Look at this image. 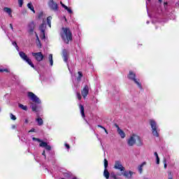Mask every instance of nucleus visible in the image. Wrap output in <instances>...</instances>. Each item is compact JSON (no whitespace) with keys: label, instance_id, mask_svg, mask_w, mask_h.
<instances>
[{"label":"nucleus","instance_id":"nucleus-14","mask_svg":"<svg viewBox=\"0 0 179 179\" xmlns=\"http://www.w3.org/2000/svg\"><path fill=\"white\" fill-rule=\"evenodd\" d=\"M39 146L41 148H45L46 149V150H51V147L50 145H48V144L46 143V142H41L40 144H39Z\"/></svg>","mask_w":179,"mask_h":179},{"label":"nucleus","instance_id":"nucleus-20","mask_svg":"<svg viewBox=\"0 0 179 179\" xmlns=\"http://www.w3.org/2000/svg\"><path fill=\"white\" fill-rule=\"evenodd\" d=\"M31 108L32 109V111H34L35 113H37V104L31 102Z\"/></svg>","mask_w":179,"mask_h":179},{"label":"nucleus","instance_id":"nucleus-1","mask_svg":"<svg viewBox=\"0 0 179 179\" xmlns=\"http://www.w3.org/2000/svg\"><path fill=\"white\" fill-rule=\"evenodd\" d=\"M60 35L66 44H69V41H72V32L69 28L62 27Z\"/></svg>","mask_w":179,"mask_h":179},{"label":"nucleus","instance_id":"nucleus-22","mask_svg":"<svg viewBox=\"0 0 179 179\" xmlns=\"http://www.w3.org/2000/svg\"><path fill=\"white\" fill-rule=\"evenodd\" d=\"M117 132H118L119 135H120L122 139H124V138H125V133L124 132V131H122V129H119L117 130Z\"/></svg>","mask_w":179,"mask_h":179},{"label":"nucleus","instance_id":"nucleus-10","mask_svg":"<svg viewBox=\"0 0 179 179\" xmlns=\"http://www.w3.org/2000/svg\"><path fill=\"white\" fill-rule=\"evenodd\" d=\"M31 54L33 57H34L35 59L38 61V62H41V61H43V59H44V55H43V53H41V52H32Z\"/></svg>","mask_w":179,"mask_h":179},{"label":"nucleus","instance_id":"nucleus-45","mask_svg":"<svg viewBox=\"0 0 179 179\" xmlns=\"http://www.w3.org/2000/svg\"><path fill=\"white\" fill-rule=\"evenodd\" d=\"M99 128H101L102 129H106V128L100 124H98Z\"/></svg>","mask_w":179,"mask_h":179},{"label":"nucleus","instance_id":"nucleus-46","mask_svg":"<svg viewBox=\"0 0 179 179\" xmlns=\"http://www.w3.org/2000/svg\"><path fill=\"white\" fill-rule=\"evenodd\" d=\"M115 128H117V131H118V129H120V126H118V124H115Z\"/></svg>","mask_w":179,"mask_h":179},{"label":"nucleus","instance_id":"nucleus-3","mask_svg":"<svg viewBox=\"0 0 179 179\" xmlns=\"http://www.w3.org/2000/svg\"><path fill=\"white\" fill-rule=\"evenodd\" d=\"M136 141L140 142L138 146H142V142H141V137L136 136V134H133L130 136V138H129V139L127 140V144L129 146H134V145L136 143Z\"/></svg>","mask_w":179,"mask_h":179},{"label":"nucleus","instance_id":"nucleus-8","mask_svg":"<svg viewBox=\"0 0 179 179\" xmlns=\"http://www.w3.org/2000/svg\"><path fill=\"white\" fill-rule=\"evenodd\" d=\"M113 169H115V170H119L121 173H122V171H125V167L122 166V162H121L120 160H116L115 162Z\"/></svg>","mask_w":179,"mask_h":179},{"label":"nucleus","instance_id":"nucleus-58","mask_svg":"<svg viewBox=\"0 0 179 179\" xmlns=\"http://www.w3.org/2000/svg\"><path fill=\"white\" fill-rule=\"evenodd\" d=\"M147 24H149V21H147Z\"/></svg>","mask_w":179,"mask_h":179},{"label":"nucleus","instance_id":"nucleus-40","mask_svg":"<svg viewBox=\"0 0 179 179\" xmlns=\"http://www.w3.org/2000/svg\"><path fill=\"white\" fill-rule=\"evenodd\" d=\"M66 10H67V12H69V13H73L72 10H71V8H69L68 7H67V8H66Z\"/></svg>","mask_w":179,"mask_h":179},{"label":"nucleus","instance_id":"nucleus-26","mask_svg":"<svg viewBox=\"0 0 179 179\" xmlns=\"http://www.w3.org/2000/svg\"><path fill=\"white\" fill-rule=\"evenodd\" d=\"M64 176L66 178H71V177H72V173L65 172V173H64Z\"/></svg>","mask_w":179,"mask_h":179},{"label":"nucleus","instance_id":"nucleus-35","mask_svg":"<svg viewBox=\"0 0 179 179\" xmlns=\"http://www.w3.org/2000/svg\"><path fill=\"white\" fill-rule=\"evenodd\" d=\"M111 178L117 179V176L114 173H110Z\"/></svg>","mask_w":179,"mask_h":179},{"label":"nucleus","instance_id":"nucleus-6","mask_svg":"<svg viewBox=\"0 0 179 179\" xmlns=\"http://www.w3.org/2000/svg\"><path fill=\"white\" fill-rule=\"evenodd\" d=\"M48 6L52 12H58V10H59L58 4L57 2L54 1V0H49L48 2Z\"/></svg>","mask_w":179,"mask_h":179},{"label":"nucleus","instance_id":"nucleus-11","mask_svg":"<svg viewBox=\"0 0 179 179\" xmlns=\"http://www.w3.org/2000/svg\"><path fill=\"white\" fill-rule=\"evenodd\" d=\"M135 174V172L131 171H123V173H122V175L123 177L126 178L127 179H132L134 176Z\"/></svg>","mask_w":179,"mask_h":179},{"label":"nucleus","instance_id":"nucleus-41","mask_svg":"<svg viewBox=\"0 0 179 179\" xmlns=\"http://www.w3.org/2000/svg\"><path fill=\"white\" fill-rule=\"evenodd\" d=\"M156 159H157V164H160V158L157 157Z\"/></svg>","mask_w":179,"mask_h":179},{"label":"nucleus","instance_id":"nucleus-29","mask_svg":"<svg viewBox=\"0 0 179 179\" xmlns=\"http://www.w3.org/2000/svg\"><path fill=\"white\" fill-rule=\"evenodd\" d=\"M82 76H83L82 71H78V77L77 78V80L80 81V79H82Z\"/></svg>","mask_w":179,"mask_h":179},{"label":"nucleus","instance_id":"nucleus-2","mask_svg":"<svg viewBox=\"0 0 179 179\" xmlns=\"http://www.w3.org/2000/svg\"><path fill=\"white\" fill-rule=\"evenodd\" d=\"M150 124L152 128L153 136L159 138V132H160V129H159V126H157V123H156V121H155L154 120H150Z\"/></svg>","mask_w":179,"mask_h":179},{"label":"nucleus","instance_id":"nucleus-15","mask_svg":"<svg viewBox=\"0 0 179 179\" xmlns=\"http://www.w3.org/2000/svg\"><path fill=\"white\" fill-rule=\"evenodd\" d=\"M62 55L64 62H68V52L66 50H63Z\"/></svg>","mask_w":179,"mask_h":179},{"label":"nucleus","instance_id":"nucleus-34","mask_svg":"<svg viewBox=\"0 0 179 179\" xmlns=\"http://www.w3.org/2000/svg\"><path fill=\"white\" fill-rule=\"evenodd\" d=\"M18 3L20 8H22L23 6V0H18Z\"/></svg>","mask_w":179,"mask_h":179},{"label":"nucleus","instance_id":"nucleus-9","mask_svg":"<svg viewBox=\"0 0 179 179\" xmlns=\"http://www.w3.org/2000/svg\"><path fill=\"white\" fill-rule=\"evenodd\" d=\"M107 167H108V161H107V159H104L103 177L108 179L110 178V172H108V170H107Z\"/></svg>","mask_w":179,"mask_h":179},{"label":"nucleus","instance_id":"nucleus-57","mask_svg":"<svg viewBox=\"0 0 179 179\" xmlns=\"http://www.w3.org/2000/svg\"><path fill=\"white\" fill-rule=\"evenodd\" d=\"M60 3H61L62 6L64 5V3H62V1H61Z\"/></svg>","mask_w":179,"mask_h":179},{"label":"nucleus","instance_id":"nucleus-32","mask_svg":"<svg viewBox=\"0 0 179 179\" xmlns=\"http://www.w3.org/2000/svg\"><path fill=\"white\" fill-rule=\"evenodd\" d=\"M41 38L44 40L45 38V32H41Z\"/></svg>","mask_w":179,"mask_h":179},{"label":"nucleus","instance_id":"nucleus-23","mask_svg":"<svg viewBox=\"0 0 179 179\" xmlns=\"http://www.w3.org/2000/svg\"><path fill=\"white\" fill-rule=\"evenodd\" d=\"M27 8L30 9L34 13H36V10H34V6H33V4L31 3H29L27 4Z\"/></svg>","mask_w":179,"mask_h":179},{"label":"nucleus","instance_id":"nucleus-25","mask_svg":"<svg viewBox=\"0 0 179 179\" xmlns=\"http://www.w3.org/2000/svg\"><path fill=\"white\" fill-rule=\"evenodd\" d=\"M49 61H50V66H52L54 65V60L52 59V54L49 55Z\"/></svg>","mask_w":179,"mask_h":179},{"label":"nucleus","instance_id":"nucleus-50","mask_svg":"<svg viewBox=\"0 0 179 179\" xmlns=\"http://www.w3.org/2000/svg\"><path fill=\"white\" fill-rule=\"evenodd\" d=\"M154 155L156 157V158L159 157V155L156 152L154 153Z\"/></svg>","mask_w":179,"mask_h":179},{"label":"nucleus","instance_id":"nucleus-16","mask_svg":"<svg viewBox=\"0 0 179 179\" xmlns=\"http://www.w3.org/2000/svg\"><path fill=\"white\" fill-rule=\"evenodd\" d=\"M3 11L6 12V13H8L10 17H12V9L10 8L5 7Z\"/></svg>","mask_w":179,"mask_h":179},{"label":"nucleus","instance_id":"nucleus-56","mask_svg":"<svg viewBox=\"0 0 179 179\" xmlns=\"http://www.w3.org/2000/svg\"><path fill=\"white\" fill-rule=\"evenodd\" d=\"M159 1V2L160 3H162V2H163V0H158Z\"/></svg>","mask_w":179,"mask_h":179},{"label":"nucleus","instance_id":"nucleus-55","mask_svg":"<svg viewBox=\"0 0 179 179\" xmlns=\"http://www.w3.org/2000/svg\"><path fill=\"white\" fill-rule=\"evenodd\" d=\"M164 6H167V2L164 3Z\"/></svg>","mask_w":179,"mask_h":179},{"label":"nucleus","instance_id":"nucleus-48","mask_svg":"<svg viewBox=\"0 0 179 179\" xmlns=\"http://www.w3.org/2000/svg\"><path fill=\"white\" fill-rule=\"evenodd\" d=\"M42 155L44 156L45 159V157H47V156L45 155V151L43 152Z\"/></svg>","mask_w":179,"mask_h":179},{"label":"nucleus","instance_id":"nucleus-52","mask_svg":"<svg viewBox=\"0 0 179 179\" xmlns=\"http://www.w3.org/2000/svg\"><path fill=\"white\" fill-rule=\"evenodd\" d=\"M103 130L105 131L106 134H108V131H107V129H103Z\"/></svg>","mask_w":179,"mask_h":179},{"label":"nucleus","instance_id":"nucleus-59","mask_svg":"<svg viewBox=\"0 0 179 179\" xmlns=\"http://www.w3.org/2000/svg\"><path fill=\"white\" fill-rule=\"evenodd\" d=\"M146 5H148V1H146Z\"/></svg>","mask_w":179,"mask_h":179},{"label":"nucleus","instance_id":"nucleus-42","mask_svg":"<svg viewBox=\"0 0 179 179\" xmlns=\"http://www.w3.org/2000/svg\"><path fill=\"white\" fill-rule=\"evenodd\" d=\"M169 179H173V176L171 175V172L169 173Z\"/></svg>","mask_w":179,"mask_h":179},{"label":"nucleus","instance_id":"nucleus-7","mask_svg":"<svg viewBox=\"0 0 179 179\" xmlns=\"http://www.w3.org/2000/svg\"><path fill=\"white\" fill-rule=\"evenodd\" d=\"M28 97L30 99L33 103H36V104H41V100L33 92H28Z\"/></svg>","mask_w":179,"mask_h":179},{"label":"nucleus","instance_id":"nucleus-30","mask_svg":"<svg viewBox=\"0 0 179 179\" xmlns=\"http://www.w3.org/2000/svg\"><path fill=\"white\" fill-rule=\"evenodd\" d=\"M32 141H36V142H39L41 143V142H43L40 138H37L36 137H33L32 138Z\"/></svg>","mask_w":179,"mask_h":179},{"label":"nucleus","instance_id":"nucleus-12","mask_svg":"<svg viewBox=\"0 0 179 179\" xmlns=\"http://www.w3.org/2000/svg\"><path fill=\"white\" fill-rule=\"evenodd\" d=\"M81 94H82L83 99H86V97L89 94V86L85 85L84 87V88L83 89V90L81 92Z\"/></svg>","mask_w":179,"mask_h":179},{"label":"nucleus","instance_id":"nucleus-31","mask_svg":"<svg viewBox=\"0 0 179 179\" xmlns=\"http://www.w3.org/2000/svg\"><path fill=\"white\" fill-rule=\"evenodd\" d=\"M164 169H167V160L166 159V158L164 159Z\"/></svg>","mask_w":179,"mask_h":179},{"label":"nucleus","instance_id":"nucleus-49","mask_svg":"<svg viewBox=\"0 0 179 179\" xmlns=\"http://www.w3.org/2000/svg\"><path fill=\"white\" fill-rule=\"evenodd\" d=\"M10 27L11 30H13V25L12 24H10Z\"/></svg>","mask_w":179,"mask_h":179},{"label":"nucleus","instance_id":"nucleus-60","mask_svg":"<svg viewBox=\"0 0 179 179\" xmlns=\"http://www.w3.org/2000/svg\"><path fill=\"white\" fill-rule=\"evenodd\" d=\"M0 113H1V108H0Z\"/></svg>","mask_w":179,"mask_h":179},{"label":"nucleus","instance_id":"nucleus-28","mask_svg":"<svg viewBox=\"0 0 179 179\" xmlns=\"http://www.w3.org/2000/svg\"><path fill=\"white\" fill-rule=\"evenodd\" d=\"M36 45L38 48H41V42L40 41V38L37 36L36 41Z\"/></svg>","mask_w":179,"mask_h":179},{"label":"nucleus","instance_id":"nucleus-61","mask_svg":"<svg viewBox=\"0 0 179 179\" xmlns=\"http://www.w3.org/2000/svg\"><path fill=\"white\" fill-rule=\"evenodd\" d=\"M148 1H150V0H148Z\"/></svg>","mask_w":179,"mask_h":179},{"label":"nucleus","instance_id":"nucleus-21","mask_svg":"<svg viewBox=\"0 0 179 179\" xmlns=\"http://www.w3.org/2000/svg\"><path fill=\"white\" fill-rule=\"evenodd\" d=\"M36 121L38 123V125L39 127H41V125H43V124H44V121H43V119L41 117L36 118Z\"/></svg>","mask_w":179,"mask_h":179},{"label":"nucleus","instance_id":"nucleus-13","mask_svg":"<svg viewBox=\"0 0 179 179\" xmlns=\"http://www.w3.org/2000/svg\"><path fill=\"white\" fill-rule=\"evenodd\" d=\"M34 22H31L28 25V33L29 34H33V31H34Z\"/></svg>","mask_w":179,"mask_h":179},{"label":"nucleus","instance_id":"nucleus-43","mask_svg":"<svg viewBox=\"0 0 179 179\" xmlns=\"http://www.w3.org/2000/svg\"><path fill=\"white\" fill-rule=\"evenodd\" d=\"M30 132H36V129L32 128L31 130L29 131V133Z\"/></svg>","mask_w":179,"mask_h":179},{"label":"nucleus","instance_id":"nucleus-37","mask_svg":"<svg viewBox=\"0 0 179 179\" xmlns=\"http://www.w3.org/2000/svg\"><path fill=\"white\" fill-rule=\"evenodd\" d=\"M13 45H14L17 50H19V46H17V43H16V42H13Z\"/></svg>","mask_w":179,"mask_h":179},{"label":"nucleus","instance_id":"nucleus-17","mask_svg":"<svg viewBox=\"0 0 179 179\" xmlns=\"http://www.w3.org/2000/svg\"><path fill=\"white\" fill-rule=\"evenodd\" d=\"M79 108H80V114L82 115V117L83 118H85V107H83V105L80 104L79 105Z\"/></svg>","mask_w":179,"mask_h":179},{"label":"nucleus","instance_id":"nucleus-44","mask_svg":"<svg viewBox=\"0 0 179 179\" xmlns=\"http://www.w3.org/2000/svg\"><path fill=\"white\" fill-rule=\"evenodd\" d=\"M62 8H64V9H68V6H66L65 4H62Z\"/></svg>","mask_w":179,"mask_h":179},{"label":"nucleus","instance_id":"nucleus-54","mask_svg":"<svg viewBox=\"0 0 179 179\" xmlns=\"http://www.w3.org/2000/svg\"><path fill=\"white\" fill-rule=\"evenodd\" d=\"M12 128H13V129H15V128H16V126L15 125H13Z\"/></svg>","mask_w":179,"mask_h":179},{"label":"nucleus","instance_id":"nucleus-39","mask_svg":"<svg viewBox=\"0 0 179 179\" xmlns=\"http://www.w3.org/2000/svg\"><path fill=\"white\" fill-rule=\"evenodd\" d=\"M43 17V13H41L38 15V19H41Z\"/></svg>","mask_w":179,"mask_h":179},{"label":"nucleus","instance_id":"nucleus-4","mask_svg":"<svg viewBox=\"0 0 179 179\" xmlns=\"http://www.w3.org/2000/svg\"><path fill=\"white\" fill-rule=\"evenodd\" d=\"M128 78H129V79H130V80H134V83H136V85H137L138 87H139V89L141 90H142V89H143L142 84H141V83H139V79L136 78V74H135V73H134L132 71H129Z\"/></svg>","mask_w":179,"mask_h":179},{"label":"nucleus","instance_id":"nucleus-53","mask_svg":"<svg viewBox=\"0 0 179 179\" xmlns=\"http://www.w3.org/2000/svg\"><path fill=\"white\" fill-rule=\"evenodd\" d=\"M35 36H36V38H37V37H38V35L37 34V32H35Z\"/></svg>","mask_w":179,"mask_h":179},{"label":"nucleus","instance_id":"nucleus-5","mask_svg":"<svg viewBox=\"0 0 179 179\" xmlns=\"http://www.w3.org/2000/svg\"><path fill=\"white\" fill-rule=\"evenodd\" d=\"M19 55L22 58V59H23V61H25V62H27L31 68H34V69L36 68L34 66V64L31 62V59H30L29 57H27V55H26V53H24V52H20Z\"/></svg>","mask_w":179,"mask_h":179},{"label":"nucleus","instance_id":"nucleus-36","mask_svg":"<svg viewBox=\"0 0 179 179\" xmlns=\"http://www.w3.org/2000/svg\"><path fill=\"white\" fill-rule=\"evenodd\" d=\"M77 99H78V100H82V96L80 92H77Z\"/></svg>","mask_w":179,"mask_h":179},{"label":"nucleus","instance_id":"nucleus-27","mask_svg":"<svg viewBox=\"0 0 179 179\" xmlns=\"http://www.w3.org/2000/svg\"><path fill=\"white\" fill-rule=\"evenodd\" d=\"M52 20V17L49 16L47 17V23L49 27H51V20Z\"/></svg>","mask_w":179,"mask_h":179},{"label":"nucleus","instance_id":"nucleus-47","mask_svg":"<svg viewBox=\"0 0 179 179\" xmlns=\"http://www.w3.org/2000/svg\"><path fill=\"white\" fill-rule=\"evenodd\" d=\"M65 146H66V149H70V146H69V144H65Z\"/></svg>","mask_w":179,"mask_h":179},{"label":"nucleus","instance_id":"nucleus-51","mask_svg":"<svg viewBox=\"0 0 179 179\" xmlns=\"http://www.w3.org/2000/svg\"><path fill=\"white\" fill-rule=\"evenodd\" d=\"M25 124H29V120L27 119H25V121H24Z\"/></svg>","mask_w":179,"mask_h":179},{"label":"nucleus","instance_id":"nucleus-24","mask_svg":"<svg viewBox=\"0 0 179 179\" xmlns=\"http://www.w3.org/2000/svg\"><path fill=\"white\" fill-rule=\"evenodd\" d=\"M18 107L21 108L22 110H24V111H27V106H24L22 103L18 104Z\"/></svg>","mask_w":179,"mask_h":179},{"label":"nucleus","instance_id":"nucleus-18","mask_svg":"<svg viewBox=\"0 0 179 179\" xmlns=\"http://www.w3.org/2000/svg\"><path fill=\"white\" fill-rule=\"evenodd\" d=\"M45 23H42L40 26H39V30H41V33H45Z\"/></svg>","mask_w":179,"mask_h":179},{"label":"nucleus","instance_id":"nucleus-33","mask_svg":"<svg viewBox=\"0 0 179 179\" xmlns=\"http://www.w3.org/2000/svg\"><path fill=\"white\" fill-rule=\"evenodd\" d=\"M10 117L13 121H16V116H15L13 114L10 113Z\"/></svg>","mask_w":179,"mask_h":179},{"label":"nucleus","instance_id":"nucleus-38","mask_svg":"<svg viewBox=\"0 0 179 179\" xmlns=\"http://www.w3.org/2000/svg\"><path fill=\"white\" fill-rule=\"evenodd\" d=\"M0 72H9V70H8L7 69H0Z\"/></svg>","mask_w":179,"mask_h":179},{"label":"nucleus","instance_id":"nucleus-19","mask_svg":"<svg viewBox=\"0 0 179 179\" xmlns=\"http://www.w3.org/2000/svg\"><path fill=\"white\" fill-rule=\"evenodd\" d=\"M146 163L144 162L141 165L138 166V170L140 174H142L143 171V166H145Z\"/></svg>","mask_w":179,"mask_h":179}]
</instances>
